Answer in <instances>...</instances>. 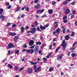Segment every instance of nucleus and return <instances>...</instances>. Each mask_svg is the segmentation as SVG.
<instances>
[{
  "label": "nucleus",
  "instance_id": "nucleus-14",
  "mask_svg": "<svg viewBox=\"0 0 77 77\" xmlns=\"http://www.w3.org/2000/svg\"><path fill=\"white\" fill-rule=\"evenodd\" d=\"M24 28L23 27H22L21 28V33H23L24 32Z\"/></svg>",
  "mask_w": 77,
  "mask_h": 77
},
{
  "label": "nucleus",
  "instance_id": "nucleus-10",
  "mask_svg": "<svg viewBox=\"0 0 77 77\" xmlns=\"http://www.w3.org/2000/svg\"><path fill=\"white\" fill-rule=\"evenodd\" d=\"M1 18H2L3 20H5V17L3 15H1Z\"/></svg>",
  "mask_w": 77,
  "mask_h": 77
},
{
  "label": "nucleus",
  "instance_id": "nucleus-52",
  "mask_svg": "<svg viewBox=\"0 0 77 77\" xmlns=\"http://www.w3.org/2000/svg\"><path fill=\"white\" fill-rule=\"evenodd\" d=\"M72 14H75V11L74 10L72 11Z\"/></svg>",
  "mask_w": 77,
  "mask_h": 77
},
{
  "label": "nucleus",
  "instance_id": "nucleus-26",
  "mask_svg": "<svg viewBox=\"0 0 77 77\" xmlns=\"http://www.w3.org/2000/svg\"><path fill=\"white\" fill-rule=\"evenodd\" d=\"M60 48V47H58L57 48L55 51L56 53H57V51H58V50H59Z\"/></svg>",
  "mask_w": 77,
  "mask_h": 77
},
{
  "label": "nucleus",
  "instance_id": "nucleus-60",
  "mask_svg": "<svg viewBox=\"0 0 77 77\" xmlns=\"http://www.w3.org/2000/svg\"><path fill=\"white\" fill-rule=\"evenodd\" d=\"M41 53H42V51H41V50H40L39 51V54H41Z\"/></svg>",
  "mask_w": 77,
  "mask_h": 77
},
{
  "label": "nucleus",
  "instance_id": "nucleus-29",
  "mask_svg": "<svg viewBox=\"0 0 77 77\" xmlns=\"http://www.w3.org/2000/svg\"><path fill=\"white\" fill-rule=\"evenodd\" d=\"M26 10L27 12H29V8L28 7H27L26 8Z\"/></svg>",
  "mask_w": 77,
  "mask_h": 77
},
{
  "label": "nucleus",
  "instance_id": "nucleus-8",
  "mask_svg": "<svg viewBox=\"0 0 77 77\" xmlns=\"http://www.w3.org/2000/svg\"><path fill=\"white\" fill-rule=\"evenodd\" d=\"M40 29H42V30H45V26L43 27L42 25H40Z\"/></svg>",
  "mask_w": 77,
  "mask_h": 77
},
{
  "label": "nucleus",
  "instance_id": "nucleus-5",
  "mask_svg": "<svg viewBox=\"0 0 77 77\" xmlns=\"http://www.w3.org/2000/svg\"><path fill=\"white\" fill-rule=\"evenodd\" d=\"M40 4H38L36 5H35L34 6V8H35L36 9H39V8H40Z\"/></svg>",
  "mask_w": 77,
  "mask_h": 77
},
{
  "label": "nucleus",
  "instance_id": "nucleus-46",
  "mask_svg": "<svg viewBox=\"0 0 77 77\" xmlns=\"http://www.w3.org/2000/svg\"><path fill=\"white\" fill-rule=\"evenodd\" d=\"M38 51V48H36L35 50V52H37V51Z\"/></svg>",
  "mask_w": 77,
  "mask_h": 77
},
{
  "label": "nucleus",
  "instance_id": "nucleus-32",
  "mask_svg": "<svg viewBox=\"0 0 77 77\" xmlns=\"http://www.w3.org/2000/svg\"><path fill=\"white\" fill-rule=\"evenodd\" d=\"M37 30H38V31H41V30H40V29L39 28V27H37Z\"/></svg>",
  "mask_w": 77,
  "mask_h": 77
},
{
  "label": "nucleus",
  "instance_id": "nucleus-18",
  "mask_svg": "<svg viewBox=\"0 0 77 77\" xmlns=\"http://www.w3.org/2000/svg\"><path fill=\"white\" fill-rule=\"evenodd\" d=\"M8 67H9V68H13V66L10 64H8Z\"/></svg>",
  "mask_w": 77,
  "mask_h": 77
},
{
  "label": "nucleus",
  "instance_id": "nucleus-53",
  "mask_svg": "<svg viewBox=\"0 0 77 77\" xmlns=\"http://www.w3.org/2000/svg\"><path fill=\"white\" fill-rule=\"evenodd\" d=\"M36 68H37V67H36V66H34V69H36Z\"/></svg>",
  "mask_w": 77,
  "mask_h": 77
},
{
  "label": "nucleus",
  "instance_id": "nucleus-54",
  "mask_svg": "<svg viewBox=\"0 0 77 77\" xmlns=\"http://www.w3.org/2000/svg\"><path fill=\"white\" fill-rule=\"evenodd\" d=\"M48 24H47L45 25V28H46L47 27H48Z\"/></svg>",
  "mask_w": 77,
  "mask_h": 77
},
{
  "label": "nucleus",
  "instance_id": "nucleus-56",
  "mask_svg": "<svg viewBox=\"0 0 77 77\" xmlns=\"http://www.w3.org/2000/svg\"><path fill=\"white\" fill-rule=\"evenodd\" d=\"M11 5H9L8 7V9H11Z\"/></svg>",
  "mask_w": 77,
  "mask_h": 77
},
{
  "label": "nucleus",
  "instance_id": "nucleus-50",
  "mask_svg": "<svg viewBox=\"0 0 77 77\" xmlns=\"http://www.w3.org/2000/svg\"><path fill=\"white\" fill-rule=\"evenodd\" d=\"M0 11L2 12H3V9H2V8L0 9Z\"/></svg>",
  "mask_w": 77,
  "mask_h": 77
},
{
  "label": "nucleus",
  "instance_id": "nucleus-57",
  "mask_svg": "<svg viewBox=\"0 0 77 77\" xmlns=\"http://www.w3.org/2000/svg\"><path fill=\"white\" fill-rule=\"evenodd\" d=\"M43 60H44V61H46L47 60V58H43Z\"/></svg>",
  "mask_w": 77,
  "mask_h": 77
},
{
  "label": "nucleus",
  "instance_id": "nucleus-36",
  "mask_svg": "<svg viewBox=\"0 0 77 77\" xmlns=\"http://www.w3.org/2000/svg\"><path fill=\"white\" fill-rule=\"evenodd\" d=\"M23 47H24V48H27V46L26 45V44H25L23 45Z\"/></svg>",
  "mask_w": 77,
  "mask_h": 77
},
{
  "label": "nucleus",
  "instance_id": "nucleus-11",
  "mask_svg": "<svg viewBox=\"0 0 77 77\" xmlns=\"http://www.w3.org/2000/svg\"><path fill=\"white\" fill-rule=\"evenodd\" d=\"M18 39V36H16L14 38V41H17Z\"/></svg>",
  "mask_w": 77,
  "mask_h": 77
},
{
  "label": "nucleus",
  "instance_id": "nucleus-16",
  "mask_svg": "<svg viewBox=\"0 0 77 77\" xmlns=\"http://www.w3.org/2000/svg\"><path fill=\"white\" fill-rule=\"evenodd\" d=\"M62 55H61L60 56H59L58 58V60H60V59H62Z\"/></svg>",
  "mask_w": 77,
  "mask_h": 77
},
{
  "label": "nucleus",
  "instance_id": "nucleus-12",
  "mask_svg": "<svg viewBox=\"0 0 77 77\" xmlns=\"http://www.w3.org/2000/svg\"><path fill=\"white\" fill-rule=\"evenodd\" d=\"M65 38L66 40H68L69 39V36L68 35H66L65 37Z\"/></svg>",
  "mask_w": 77,
  "mask_h": 77
},
{
  "label": "nucleus",
  "instance_id": "nucleus-64",
  "mask_svg": "<svg viewBox=\"0 0 77 77\" xmlns=\"http://www.w3.org/2000/svg\"><path fill=\"white\" fill-rule=\"evenodd\" d=\"M53 45L54 46V45H56V43H55V42H54L53 43Z\"/></svg>",
  "mask_w": 77,
  "mask_h": 77
},
{
  "label": "nucleus",
  "instance_id": "nucleus-43",
  "mask_svg": "<svg viewBox=\"0 0 77 77\" xmlns=\"http://www.w3.org/2000/svg\"><path fill=\"white\" fill-rule=\"evenodd\" d=\"M75 2H74L71 3V4L72 5H75Z\"/></svg>",
  "mask_w": 77,
  "mask_h": 77
},
{
  "label": "nucleus",
  "instance_id": "nucleus-7",
  "mask_svg": "<svg viewBox=\"0 0 77 77\" xmlns=\"http://www.w3.org/2000/svg\"><path fill=\"white\" fill-rule=\"evenodd\" d=\"M70 12V10H69V9H66L65 14H69Z\"/></svg>",
  "mask_w": 77,
  "mask_h": 77
},
{
  "label": "nucleus",
  "instance_id": "nucleus-45",
  "mask_svg": "<svg viewBox=\"0 0 77 77\" xmlns=\"http://www.w3.org/2000/svg\"><path fill=\"white\" fill-rule=\"evenodd\" d=\"M11 24V23H8L7 25H6V26H9Z\"/></svg>",
  "mask_w": 77,
  "mask_h": 77
},
{
  "label": "nucleus",
  "instance_id": "nucleus-37",
  "mask_svg": "<svg viewBox=\"0 0 77 77\" xmlns=\"http://www.w3.org/2000/svg\"><path fill=\"white\" fill-rule=\"evenodd\" d=\"M67 18V16H66L63 17V19L64 20H65Z\"/></svg>",
  "mask_w": 77,
  "mask_h": 77
},
{
  "label": "nucleus",
  "instance_id": "nucleus-15",
  "mask_svg": "<svg viewBox=\"0 0 77 77\" xmlns=\"http://www.w3.org/2000/svg\"><path fill=\"white\" fill-rule=\"evenodd\" d=\"M30 63L31 64V65H36V64L37 63L36 62L34 63L33 62V61L30 62Z\"/></svg>",
  "mask_w": 77,
  "mask_h": 77
},
{
  "label": "nucleus",
  "instance_id": "nucleus-34",
  "mask_svg": "<svg viewBox=\"0 0 77 77\" xmlns=\"http://www.w3.org/2000/svg\"><path fill=\"white\" fill-rule=\"evenodd\" d=\"M29 28V27L28 26H26L25 27V30H27Z\"/></svg>",
  "mask_w": 77,
  "mask_h": 77
},
{
  "label": "nucleus",
  "instance_id": "nucleus-31",
  "mask_svg": "<svg viewBox=\"0 0 77 77\" xmlns=\"http://www.w3.org/2000/svg\"><path fill=\"white\" fill-rule=\"evenodd\" d=\"M37 12L38 14H39V13H40V10H38L37 11Z\"/></svg>",
  "mask_w": 77,
  "mask_h": 77
},
{
  "label": "nucleus",
  "instance_id": "nucleus-47",
  "mask_svg": "<svg viewBox=\"0 0 77 77\" xmlns=\"http://www.w3.org/2000/svg\"><path fill=\"white\" fill-rule=\"evenodd\" d=\"M52 3L53 4V5H55L56 3V2H52Z\"/></svg>",
  "mask_w": 77,
  "mask_h": 77
},
{
  "label": "nucleus",
  "instance_id": "nucleus-25",
  "mask_svg": "<svg viewBox=\"0 0 77 77\" xmlns=\"http://www.w3.org/2000/svg\"><path fill=\"white\" fill-rule=\"evenodd\" d=\"M19 52H20L19 50H17L16 51L14 52V53L15 54H18V53H19Z\"/></svg>",
  "mask_w": 77,
  "mask_h": 77
},
{
  "label": "nucleus",
  "instance_id": "nucleus-21",
  "mask_svg": "<svg viewBox=\"0 0 77 77\" xmlns=\"http://www.w3.org/2000/svg\"><path fill=\"white\" fill-rule=\"evenodd\" d=\"M24 69V67H23L21 68H20V69H19V71H22V70H23V69Z\"/></svg>",
  "mask_w": 77,
  "mask_h": 77
},
{
  "label": "nucleus",
  "instance_id": "nucleus-23",
  "mask_svg": "<svg viewBox=\"0 0 77 77\" xmlns=\"http://www.w3.org/2000/svg\"><path fill=\"white\" fill-rule=\"evenodd\" d=\"M49 14H51L53 13V11L51 10H49Z\"/></svg>",
  "mask_w": 77,
  "mask_h": 77
},
{
  "label": "nucleus",
  "instance_id": "nucleus-33",
  "mask_svg": "<svg viewBox=\"0 0 77 77\" xmlns=\"http://www.w3.org/2000/svg\"><path fill=\"white\" fill-rule=\"evenodd\" d=\"M26 51H27L28 53H30L31 52L30 50H26Z\"/></svg>",
  "mask_w": 77,
  "mask_h": 77
},
{
  "label": "nucleus",
  "instance_id": "nucleus-28",
  "mask_svg": "<svg viewBox=\"0 0 77 77\" xmlns=\"http://www.w3.org/2000/svg\"><path fill=\"white\" fill-rule=\"evenodd\" d=\"M75 54L74 53H72L71 54V56L73 57H75Z\"/></svg>",
  "mask_w": 77,
  "mask_h": 77
},
{
  "label": "nucleus",
  "instance_id": "nucleus-39",
  "mask_svg": "<svg viewBox=\"0 0 77 77\" xmlns=\"http://www.w3.org/2000/svg\"><path fill=\"white\" fill-rule=\"evenodd\" d=\"M68 22V21L67 20H63V22L64 23H66Z\"/></svg>",
  "mask_w": 77,
  "mask_h": 77
},
{
  "label": "nucleus",
  "instance_id": "nucleus-24",
  "mask_svg": "<svg viewBox=\"0 0 77 77\" xmlns=\"http://www.w3.org/2000/svg\"><path fill=\"white\" fill-rule=\"evenodd\" d=\"M18 69V68L17 66H16L14 68V70H15V71H17V70Z\"/></svg>",
  "mask_w": 77,
  "mask_h": 77
},
{
  "label": "nucleus",
  "instance_id": "nucleus-13",
  "mask_svg": "<svg viewBox=\"0 0 77 77\" xmlns=\"http://www.w3.org/2000/svg\"><path fill=\"white\" fill-rule=\"evenodd\" d=\"M20 10V8L19 7H17V10L15 11V12H18Z\"/></svg>",
  "mask_w": 77,
  "mask_h": 77
},
{
  "label": "nucleus",
  "instance_id": "nucleus-4",
  "mask_svg": "<svg viewBox=\"0 0 77 77\" xmlns=\"http://www.w3.org/2000/svg\"><path fill=\"white\" fill-rule=\"evenodd\" d=\"M28 73H29L30 74L31 73H32L33 72V70L32 69H28L27 71Z\"/></svg>",
  "mask_w": 77,
  "mask_h": 77
},
{
  "label": "nucleus",
  "instance_id": "nucleus-20",
  "mask_svg": "<svg viewBox=\"0 0 77 77\" xmlns=\"http://www.w3.org/2000/svg\"><path fill=\"white\" fill-rule=\"evenodd\" d=\"M75 34V33L74 32H72V34L70 35L71 36H74V35Z\"/></svg>",
  "mask_w": 77,
  "mask_h": 77
},
{
  "label": "nucleus",
  "instance_id": "nucleus-1",
  "mask_svg": "<svg viewBox=\"0 0 77 77\" xmlns=\"http://www.w3.org/2000/svg\"><path fill=\"white\" fill-rule=\"evenodd\" d=\"M15 46L14 45H13L12 43H11L10 44H9L7 46V48L8 49H10V48H14Z\"/></svg>",
  "mask_w": 77,
  "mask_h": 77
},
{
  "label": "nucleus",
  "instance_id": "nucleus-63",
  "mask_svg": "<svg viewBox=\"0 0 77 77\" xmlns=\"http://www.w3.org/2000/svg\"><path fill=\"white\" fill-rule=\"evenodd\" d=\"M41 69V67H38V68H37V70L38 71H39V69Z\"/></svg>",
  "mask_w": 77,
  "mask_h": 77
},
{
  "label": "nucleus",
  "instance_id": "nucleus-30",
  "mask_svg": "<svg viewBox=\"0 0 77 77\" xmlns=\"http://www.w3.org/2000/svg\"><path fill=\"white\" fill-rule=\"evenodd\" d=\"M49 71L50 72H51V71H53V68L51 67L50 68V69H49Z\"/></svg>",
  "mask_w": 77,
  "mask_h": 77
},
{
  "label": "nucleus",
  "instance_id": "nucleus-38",
  "mask_svg": "<svg viewBox=\"0 0 77 77\" xmlns=\"http://www.w3.org/2000/svg\"><path fill=\"white\" fill-rule=\"evenodd\" d=\"M34 52V50H33V49H32L31 50V53H33V52Z\"/></svg>",
  "mask_w": 77,
  "mask_h": 77
},
{
  "label": "nucleus",
  "instance_id": "nucleus-9",
  "mask_svg": "<svg viewBox=\"0 0 77 77\" xmlns=\"http://www.w3.org/2000/svg\"><path fill=\"white\" fill-rule=\"evenodd\" d=\"M56 31L57 33H60V30L59 28H58L56 29Z\"/></svg>",
  "mask_w": 77,
  "mask_h": 77
},
{
  "label": "nucleus",
  "instance_id": "nucleus-44",
  "mask_svg": "<svg viewBox=\"0 0 77 77\" xmlns=\"http://www.w3.org/2000/svg\"><path fill=\"white\" fill-rule=\"evenodd\" d=\"M63 33H65V28H64L63 29Z\"/></svg>",
  "mask_w": 77,
  "mask_h": 77
},
{
  "label": "nucleus",
  "instance_id": "nucleus-40",
  "mask_svg": "<svg viewBox=\"0 0 77 77\" xmlns=\"http://www.w3.org/2000/svg\"><path fill=\"white\" fill-rule=\"evenodd\" d=\"M46 17V15H45V14H44L41 16V18H44V17Z\"/></svg>",
  "mask_w": 77,
  "mask_h": 77
},
{
  "label": "nucleus",
  "instance_id": "nucleus-51",
  "mask_svg": "<svg viewBox=\"0 0 77 77\" xmlns=\"http://www.w3.org/2000/svg\"><path fill=\"white\" fill-rule=\"evenodd\" d=\"M77 44V42H75L74 44H73V46L74 47L75 45Z\"/></svg>",
  "mask_w": 77,
  "mask_h": 77
},
{
  "label": "nucleus",
  "instance_id": "nucleus-62",
  "mask_svg": "<svg viewBox=\"0 0 77 77\" xmlns=\"http://www.w3.org/2000/svg\"><path fill=\"white\" fill-rule=\"evenodd\" d=\"M9 3L8 2H7L6 5V6H9Z\"/></svg>",
  "mask_w": 77,
  "mask_h": 77
},
{
  "label": "nucleus",
  "instance_id": "nucleus-59",
  "mask_svg": "<svg viewBox=\"0 0 77 77\" xmlns=\"http://www.w3.org/2000/svg\"><path fill=\"white\" fill-rule=\"evenodd\" d=\"M56 33H57V32H56L54 31L53 32V35H55V34H56Z\"/></svg>",
  "mask_w": 77,
  "mask_h": 77
},
{
  "label": "nucleus",
  "instance_id": "nucleus-19",
  "mask_svg": "<svg viewBox=\"0 0 77 77\" xmlns=\"http://www.w3.org/2000/svg\"><path fill=\"white\" fill-rule=\"evenodd\" d=\"M62 46L63 48L66 47V43H63Z\"/></svg>",
  "mask_w": 77,
  "mask_h": 77
},
{
  "label": "nucleus",
  "instance_id": "nucleus-17",
  "mask_svg": "<svg viewBox=\"0 0 77 77\" xmlns=\"http://www.w3.org/2000/svg\"><path fill=\"white\" fill-rule=\"evenodd\" d=\"M67 4H68V1H64L63 3V5H67Z\"/></svg>",
  "mask_w": 77,
  "mask_h": 77
},
{
  "label": "nucleus",
  "instance_id": "nucleus-22",
  "mask_svg": "<svg viewBox=\"0 0 77 77\" xmlns=\"http://www.w3.org/2000/svg\"><path fill=\"white\" fill-rule=\"evenodd\" d=\"M36 45H40L41 44V42H37L36 43Z\"/></svg>",
  "mask_w": 77,
  "mask_h": 77
},
{
  "label": "nucleus",
  "instance_id": "nucleus-61",
  "mask_svg": "<svg viewBox=\"0 0 77 77\" xmlns=\"http://www.w3.org/2000/svg\"><path fill=\"white\" fill-rule=\"evenodd\" d=\"M65 40H63V44H65Z\"/></svg>",
  "mask_w": 77,
  "mask_h": 77
},
{
  "label": "nucleus",
  "instance_id": "nucleus-27",
  "mask_svg": "<svg viewBox=\"0 0 77 77\" xmlns=\"http://www.w3.org/2000/svg\"><path fill=\"white\" fill-rule=\"evenodd\" d=\"M35 45H34L33 46L30 47L29 48H31V49H33V48H35Z\"/></svg>",
  "mask_w": 77,
  "mask_h": 77
},
{
  "label": "nucleus",
  "instance_id": "nucleus-2",
  "mask_svg": "<svg viewBox=\"0 0 77 77\" xmlns=\"http://www.w3.org/2000/svg\"><path fill=\"white\" fill-rule=\"evenodd\" d=\"M36 30V29L35 28H33L32 29V30L30 31V33H32V34H34L35 33V32Z\"/></svg>",
  "mask_w": 77,
  "mask_h": 77
},
{
  "label": "nucleus",
  "instance_id": "nucleus-48",
  "mask_svg": "<svg viewBox=\"0 0 77 77\" xmlns=\"http://www.w3.org/2000/svg\"><path fill=\"white\" fill-rule=\"evenodd\" d=\"M71 49L73 51V50H75V48H74V47H73V48H71Z\"/></svg>",
  "mask_w": 77,
  "mask_h": 77
},
{
  "label": "nucleus",
  "instance_id": "nucleus-35",
  "mask_svg": "<svg viewBox=\"0 0 77 77\" xmlns=\"http://www.w3.org/2000/svg\"><path fill=\"white\" fill-rule=\"evenodd\" d=\"M35 26H37V25H38V22H37V21L35 22Z\"/></svg>",
  "mask_w": 77,
  "mask_h": 77
},
{
  "label": "nucleus",
  "instance_id": "nucleus-3",
  "mask_svg": "<svg viewBox=\"0 0 77 77\" xmlns=\"http://www.w3.org/2000/svg\"><path fill=\"white\" fill-rule=\"evenodd\" d=\"M29 45H30L32 46L33 45V44H34V41L33 40H30L29 42Z\"/></svg>",
  "mask_w": 77,
  "mask_h": 77
},
{
  "label": "nucleus",
  "instance_id": "nucleus-55",
  "mask_svg": "<svg viewBox=\"0 0 77 77\" xmlns=\"http://www.w3.org/2000/svg\"><path fill=\"white\" fill-rule=\"evenodd\" d=\"M25 17V14H23V15H22L21 16V17L22 18H23V17Z\"/></svg>",
  "mask_w": 77,
  "mask_h": 77
},
{
  "label": "nucleus",
  "instance_id": "nucleus-41",
  "mask_svg": "<svg viewBox=\"0 0 77 77\" xmlns=\"http://www.w3.org/2000/svg\"><path fill=\"white\" fill-rule=\"evenodd\" d=\"M44 11V10H40V14H42V12H43Z\"/></svg>",
  "mask_w": 77,
  "mask_h": 77
},
{
  "label": "nucleus",
  "instance_id": "nucleus-58",
  "mask_svg": "<svg viewBox=\"0 0 77 77\" xmlns=\"http://www.w3.org/2000/svg\"><path fill=\"white\" fill-rule=\"evenodd\" d=\"M8 54L10 55V54H11V51H8Z\"/></svg>",
  "mask_w": 77,
  "mask_h": 77
},
{
  "label": "nucleus",
  "instance_id": "nucleus-6",
  "mask_svg": "<svg viewBox=\"0 0 77 77\" xmlns=\"http://www.w3.org/2000/svg\"><path fill=\"white\" fill-rule=\"evenodd\" d=\"M10 35L11 36H15V35H16L17 34L16 33H14V32H10Z\"/></svg>",
  "mask_w": 77,
  "mask_h": 77
},
{
  "label": "nucleus",
  "instance_id": "nucleus-42",
  "mask_svg": "<svg viewBox=\"0 0 77 77\" xmlns=\"http://www.w3.org/2000/svg\"><path fill=\"white\" fill-rule=\"evenodd\" d=\"M16 26V24H14L12 26V27H15Z\"/></svg>",
  "mask_w": 77,
  "mask_h": 77
},
{
  "label": "nucleus",
  "instance_id": "nucleus-49",
  "mask_svg": "<svg viewBox=\"0 0 77 77\" xmlns=\"http://www.w3.org/2000/svg\"><path fill=\"white\" fill-rule=\"evenodd\" d=\"M39 1V0H35L34 1V2L35 3H38V2Z\"/></svg>",
  "mask_w": 77,
  "mask_h": 77
}]
</instances>
